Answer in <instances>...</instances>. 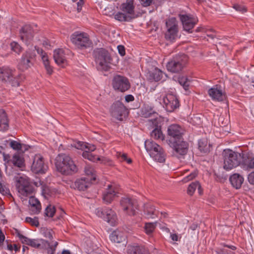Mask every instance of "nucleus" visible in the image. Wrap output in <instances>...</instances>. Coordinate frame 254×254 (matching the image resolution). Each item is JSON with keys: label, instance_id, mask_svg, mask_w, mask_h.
<instances>
[{"label": "nucleus", "instance_id": "1", "mask_svg": "<svg viewBox=\"0 0 254 254\" xmlns=\"http://www.w3.org/2000/svg\"><path fill=\"white\" fill-rule=\"evenodd\" d=\"M222 156L223 168L226 170H232L239 165L247 171L254 169V156L252 152L242 151L239 153L227 149L223 151Z\"/></svg>", "mask_w": 254, "mask_h": 254}, {"label": "nucleus", "instance_id": "2", "mask_svg": "<svg viewBox=\"0 0 254 254\" xmlns=\"http://www.w3.org/2000/svg\"><path fill=\"white\" fill-rule=\"evenodd\" d=\"M55 165L58 171L64 175H72L78 171L71 158L65 154H60L57 156Z\"/></svg>", "mask_w": 254, "mask_h": 254}, {"label": "nucleus", "instance_id": "3", "mask_svg": "<svg viewBox=\"0 0 254 254\" xmlns=\"http://www.w3.org/2000/svg\"><path fill=\"white\" fill-rule=\"evenodd\" d=\"M134 9V0H127L120 6L121 11L114 14V18L120 22H130L137 17Z\"/></svg>", "mask_w": 254, "mask_h": 254}, {"label": "nucleus", "instance_id": "4", "mask_svg": "<svg viewBox=\"0 0 254 254\" xmlns=\"http://www.w3.org/2000/svg\"><path fill=\"white\" fill-rule=\"evenodd\" d=\"M24 79L22 74H17L15 69L0 67V81L8 83L12 87H18Z\"/></svg>", "mask_w": 254, "mask_h": 254}, {"label": "nucleus", "instance_id": "5", "mask_svg": "<svg viewBox=\"0 0 254 254\" xmlns=\"http://www.w3.org/2000/svg\"><path fill=\"white\" fill-rule=\"evenodd\" d=\"M95 61L99 67L105 71L110 68L109 64L112 60L109 52L104 48H96L93 53Z\"/></svg>", "mask_w": 254, "mask_h": 254}, {"label": "nucleus", "instance_id": "6", "mask_svg": "<svg viewBox=\"0 0 254 254\" xmlns=\"http://www.w3.org/2000/svg\"><path fill=\"white\" fill-rule=\"evenodd\" d=\"M146 151L155 160L160 163L165 161V154L163 148L152 140L147 139L144 142Z\"/></svg>", "mask_w": 254, "mask_h": 254}, {"label": "nucleus", "instance_id": "7", "mask_svg": "<svg viewBox=\"0 0 254 254\" xmlns=\"http://www.w3.org/2000/svg\"><path fill=\"white\" fill-rule=\"evenodd\" d=\"M72 43L78 49H84L90 47L92 43L87 34L75 32L70 37Z\"/></svg>", "mask_w": 254, "mask_h": 254}, {"label": "nucleus", "instance_id": "8", "mask_svg": "<svg viewBox=\"0 0 254 254\" xmlns=\"http://www.w3.org/2000/svg\"><path fill=\"white\" fill-rule=\"evenodd\" d=\"M187 61L186 55L184 54L176 55L167 63V68L172 72H179L183 69Z\"/></svg>", "mask_w": 254, "mask_h": 254}, {"label": "nucleus", "instance_id": "9", "mask_svg": "<svg viewBox=\"0 0 254 254\" xmlns=\"http://www.w3.org/2000/svg\"><path fill=\"white\" fill-rule=\"evenodd\" d=\"M16 187L18 192L24 196L32 195L34 191V187L29 179L27 176L20 177L16 183Z\"/></svg>", "mask_w": 254, "mask_h": 254}, {"label": "nucleus", "instance_id": "10", "mask_svg": "<svg viewBox=\"0 0 254 254\" xmlns=\"http://www.w3.org/2000/svg\"><path fill=\"white\" fill-rule=\"evenodd\" d=\"M95 213L98 217L102 218L111 226H115L117 223L116 213L110 208L99 207L95 209Z\"/></svg>", "mask_w": 254, "mask_h": 254}, {"label": "nucleus", "instance_id": "11", "mask_svg": "<svg viewBox=\"0 0 254 254\" xmlns=\"http://www.w3.org/2000/svg\"><path fill=\"white\" fill-rule=\"evenodd\" d=\"M36 56L34 49L29 48L23 54L18 64V69L21 71H25L31 67L34 64Z\"/></svg>", "mask_w": 254, "mask_h": 254}, {"label": "nucleus", "instance_id": "12", "mask_svg": "<svg viewBox=\"0 0 254 254\" xmlns=\"http://www.w3.org/2000/svg\"><path fill=\"white\" fill-rule=\"evenodd\" d=\"M110 112L113 118L121 121L126 118L128 114L127 108L120 101H117L112 105Z\"/></svg>", "mask_w": 254, "mask_h": 254}, {"label": "nucleus", "instance_id": "13", "mask_svg": "<svg viewBox=\"0 0 254 254\" xmlns=\"http://www.w3.org/2000/svg\"><path fill=\"white\" fill-rule=\"evenodd\" d=\"M167 29L165 37L167 40L174 42L178 37V26L176 18H171L166 22Z\"/></svg>", "mask_w": 254, "mask_h": 254}, {"label": "nucleus", "instance_id": "14", "mask_svg": "<svg viewBox=\"0 0 254 254\" xmlns=\"http://www.w3.org/2000/svg\"><path fill=\"white\" fill-rule=\"evenodd\" d=\"M112 85L115 90L121 92L128 90L130 87L128 79L126 77L120 75H116L114 77Z\"/></svg>", "mask_w": 254, "mask_h": 254}, {"label": "nucleus", "instance_id": "15", "mask_svg": "<svg viewBox=\"0 0 254 254\" xmlns=\"http://www.w3.org/2000/svg\"><path fill=\"white\" fill-rule=\"evenodd\" d=\"M169 144L174 150L173 155L177 157L181 158L187 154L188 150V144L184 141V138Z\"/></svg>", "mask_w": 254, "mask_h": 254}, {"label": "nucleus", "instance_id": "16", "mask_svg": "<svg viewBox=\"0 0 254 254\" xmlns=\"http://www.w3.org/2000/svg\"><path fill=\"white\" fill-rule=\"evenodd\" d=\"M163 107L167 112L174 111L180 106L177 96L173 94H168L163 98Z\"/></svg>", "mask_w": 254, "mask_h": 254}, {"label": "nucleus", "instance_id": "17", "mask_svg": "<svg viewBox=\"0 0 254 254\" xmlns=\"http://www.w3.org/2000/svg\"><path fill=\"white\" fill-rule=\"evenodd\" d=\"M184 132V129L178 125L174 124L169 126L167 129L169 143L183 139Z\"/></svg>", "mask_w": 254, "mask_h": 254}, {"label": "nucleus", "instance_id": "18", "mask_svg": "<svg viewBox=\"0 0 254 254\" xmlns=\"http://www.w3.org/2000/svg\"><path fill=\"white\" fill-rule=\"evenodd\" d=\"M180 18L184 30L188 33H192L191 30L198 22L197 18L190 14H181Z\"/></svg>", "mask_w": 254, "mask_h": 254}, {"label": "nucleus", "instance_id": "19", "mask_svg": "<svg viewBox=\"0 0 254 254\" xmlns=\"http://www.w3.org/2000/svg\"><path fill=\"white\" fill-rule=\"evenodd\" d=\"M120 205L123 210L129 215H135L137 207L135 201L127 197H122L120 201Z\"/></svg>", "mask_w": 254, "mask_h": 254}, {"label": "nucleus", "instance_id": "20", "mask_svg": "<svg viewBox=\"0 0 254 254\" xmlns=\"http://www.w3.org/2000/svg\"><path fill=\"white\" fill-rule=\"evenodd\" d=\"M47 166L44 164L43 158L40 155H35L31 166V170L35 174L44 173Z\"/></svg>", "mask_w": 254, "mask_h": 254}, {"label": "nucleus", "instance_id": "21", "mask_svg": "<svg viewBox=\"0 0 254 254\" xmlns=\"http://www.w3.org/2000/svg\"><path fill=\"white\" fill-rule=\"evenodd\" d=\"M19 34L21 40L28 44L33 39L35 32L31 25H25L20 30Z\"/></svg>", "mask_w": 254, "mask_h": 254}, {"label": "nucleus", "instance_id": "22", "mask_svg": "<svg viewBox=\"0 0 254 254\" xmlns=\"http://www.w3.org/2000/svg\"><path fill=\"white\" fill-rule=\"evenodd\" d=\"M53 58L55 63L59 66L64 67L67 64L64 51L61 49L55 50Z\"/></svg>", "mask_w": 254, "mask_h": 254}, {"label": "nucleus", "instance_id": "23", "mask_svg": "<svg viewBox=\"0 0 254 254\" xmlns=\"http://www.w3.org/2000/svg\"><path fill=\"white\" fill-rule=\"evenodd\" d=\"M35 51H36L37 53L41 57L44 65L46 69L47 72L49 75L52 74L53 72V68L50 64V62L47 54L42 49L37 46L34 47Z\"/></svg>", "mask_w": 254, "mask_h": 254}, {"label": "nucleus", "instance_id": "24", "mask_svg": "<svg viewBox=\"0 0 254 254\" xmlns=\"http://www.w3.org/2000/svg\"><path fill=\"white\" fill-rule=\"evenodd\" d=\"M7 163L12 164L14 167L23 168L25 167V160L22 154L18 153H15L11 158L7 160Z\"/></svg>", "mask_w": 254, "mask_h": 254}, {"label": "nucleus", "instance_id": "25", "mask_svg": "<svg viewBox=\"0 0 254 254\" xmlns=\"http://www.w3.org/2000/svg\"><path fill=\"white\" fill-rule=\"evenodd\" d=\"M127 254H150L147 248L142 245L128 246Z\"/></svg>", "mask_w": 254, "mask_h": 254}, {"label": "nucleus", "instance_id": "26", "mask_svg": "<svg viewBox=\"0 0 254 254\" xmlns=\"http://www.w3.org/2000/svg\"><path fill=\"white\" fill-rule=\"evenodd\" d=\"M90 180L88 178H82L75 181L73 188L80 191L86 190L90 185Z\"/></svg>", "mask_w": 254, "mask_h": 254}, {"label": "nucleus", "instance_id": "27", "mask_svg": "<svg viewBox=\"0 0 254 254\" xmlns=\"http://www.w3.org/2000/svg\"><path fill=\"white\" fill-rule=\"evenodd\" d=\"M116 196V191L112 186L109 185L108 189L103 194V200L104 203L109 204L113 200Z\"/></svg>", "mask_w": 254, "mask_h": 254}, {"label": "nucleus", "instance_id": "28", "mask_svg": "<svg viewBox=\"0 0 254 254\" xmlns=\"http://www.w3.org/2000/svg\"><path fill=\"white\" fill-rule=\"evenodd\" d=\"M110 238L114 243H120L126 241V236L123 231L117 229L111 233Z\"/></svg>", "mask_w": 254, "mask_h": 254}, {"label": "nucleus", "instance_id": "29", "mask_svg": "<svg viewBox=\"0 0 254 254\" xmlns=\"http://www.w3.org/2000/svg\"><path fill=\"white\" fill-rule=\"evenodd\" d=\"M229 181L234 188L239 189L244 182V178L240 174L235 173L230 177Z\"/></svg>", "mask_w": 254, "mask_h": 254}, {"label": "nucleus", "instance_id": "30", "mask_svg": "<svg viewBox=\"0 0 254 254\" xmlns=\"http://www.w3.org/2000/svg\"><path fill=\"white\" fill-rule=\"evenodd\" d=\"M153 107L147 104H144L141 110V115L142 117L149 118L154 117L156 118L157 113L154 111Z\"/></svg>", "mask_w": 254, "mask_h": 254}, {"label": "nucleus", "instance_id": "31", "mask_svg": "<svg viewBox=\"0 0 254 254\" xmlns=\"http://www.w3.org/2000/svg\"><path fill=\"white\" fill-rule=\"evenodd\" d=\"M208 93L213 100L222 101L225 98L222 91L217 88H211L208 90Z\"/></svg>", "mask_w": 254, "mask_h": 254}, {"label": "nucleus", "instance_id": "32", "mask_svg": "<svg viewBox=\"0 0 254 254\" xmlns=\"http://www.w3.org/2000/svg\"><path fill=\"white\" fill-rule=\"evenodd\" d=\"M144 213L148 218H154L157 216L158 211L151 203H146L144 206Z\"/></svg>", "mask_w": 254, "mask_h": 254}, {"label": "nucleus", "instance_id": "33", "mask_svg": "<svg viewBox=\"0 0 254 254\" xmlns=\"http://www.w3.org/2000/svg\"><path fill=\"white\" fill-rule=\"evenodd\" d=\"M9 127L7 117L5 111L0 110V130L5 131L8 129Z\"/></svg>", "mask_w": 254, "mask_h": 254}, {"label": "nucleus", "instance_id": "34", "mask_svg": "<svg viewBox=\"0 0 254 254\" xmlns=\"http://www.w3.org/2000/svg\"><path fill=\"white\" fill-rule=\"evenodd\" d=\"M163 73L159 69L156 68L149 73V79L152 81H158L163 78Z\"/></svg>", "mask_w": 254, "mask_h": 254}, {"label": "nucleus", "instance_id": "35", "mask_svg": "<svg viewBox=\"0 0 254 254\" xmlns=\"http://www.w3.org/2000/svg\"><path fill=\"white\" fill-rule=\"evenodd\" d=\"M42 244L44 245H47L48 246H49V243L47 241L43 239H31L29 246L34 248L40 249Z\"/></svg>", "mask_w": 254, "mask_h": 254}, {"label": "nucleus", "instance_id": "36", "mask_svg": "<svg viewBox=\"0 0 254 254\" xmlns=\"http://www.w3.org/2000/svg\"><path fill=\"white\" fill-rule=\"evenodd\" d=\"M150 136L154 139H164V136L160 129L158 127L154 128L151 132Z\"/></svg>", "mask_w": 254, "mask_h": 254}, {"label": "nucleus", "instance_id": "37", "mask_svg": "<svg viewBox=\"0 0 254 254\" xmlns=\"http://www.w3.org/2000/svg\"><path fill=\"white\" fill-rule=\"evenodd\" d=\"M200 188L201 187L198 182H193L188 187L187 190L188 193L190 195H192L196 189H198L199 191Z\"/></svg>", "mask_w": 254, "mask_h": 254}, {"label": "nucleus", "instance_id": "38", "mask_svg": "<svg viewBox=\"0 0 254 254\" xmlns=\"http://www.w3.org/2000/svg\"><path fill=\"white\" fill-rule=\"evenodd\" d=\"M84 171L86 175L91 176V178H89V180H95V171L94 168L89 165H87L85 167Z\"/></svg>", "mask_w": 254, "mask_h": 254}, {"label": "nucleus", "instance_id": "39", "mask_svg": "<svg viewBox=\"0 0 254 254\" xmlns=\"http://www.w3.org/2000/svg\"><path fill=\"white\" fill-rule=\"evenodd\" d=\"M9 145L13 149L17 151L22 150L23 147H24L25 150L28 149L24 144H21L15 140H11L9 143Z\"/></svg>", "mask_w": 254, "mask_h": 254}, {"label": "nucleus", "instance_id": "40", "mask_svg": "<svg viewBox=\"0 0 254 254\" xmlns=\"http://www.w3.org/2000/svg\"><path fill=\"white\" fill-rule=\"evenodd\" d=\"M156 223H146L144 226L145 233L147 235H150L156 228Z\"/></svg>", "mask_w": 254, "mask_h": 254}, {"label": "nucleus", "instance_id": "41", "mask_svg": "<svg viewBox=\"0 0 254 254\" xmlns=\"http://www.w3.org/2000/svg\"><path fill=\"white\" fill-rule=\"evenodd\" d=\"M15 233L16 236L19 238V240H20L22 244L27 245L29 246L30 241L31 240L30 239H29L27 237L21 234L20 232L17 230H16Z\"/></svg>", "mask_w": 254, "mask_h": 254}, {"label": "nucleus", "instance_id": "42", "mask_svg": "<svg viewBox=\"0 0 254 254\" xmlns=\"http://www.w3.org/2000/svg\"><path fill=\"white\" fill-rule=\"evenodd\" d=\"M72 1V6L74 7H76L77 11L79 12L82 9L84 3L83 0H71Z\"/></svg>", "mask_w": 254, "mask_h": 254}, {"label": "nucleus", "instance_id": "43", "mask_svg": "<svg viewBox=\"0 0 254 254\" xmlns=\"http://www.w3.org/2000/svg\"><path fill=\"white\" fill-rule=\"evenodd\" d=\"M25 221L27 223H30L31 225L36 227L39 226V223L37 217H35L34 218H32L30 217H27L25 218Z\"/></svg>", "mask_w": 254, "mask_h": 254}, {"label": "nucleus", "instance_id": "44", "mask_svg": "<svg viewBox=\"0 0 254 254\" xmlns=\"http://www.w3.org/2000/svg\"><path fill=\"white\" fill-rule=\"evenodd\" d=\"M179 83L183 86L185 90H188L189 89V84L188 82L187 78L185 77H181L179 78Z\"/></svg>", "mask_w": 254, "mask_h": 254}, {"label": "nucleus", "instance_id": "45", "mask_svg": "<svg viewBox=\"0 0 254 254\" xmlns=\"http://www.w3.org/2000/svg\"><path fill=\"white\" fill-rule=\"evenodd\" d=\"M118 158L120 159L121 161H125L128 164L131 163L132 160L130 158H128L127 155L125 153H122L121 152H118L117 155Z\"/></svg>", "mask_w": 254, "mask_h": 254}, {"label": "nucleus", "instance_id": "46", "mask_svg": "<svg viewBox=\"0 0 254 254\" xmlns=\"http://www.w3.org/2000/svg\"><path fill=\"white\" fill-rule=\"evenodd\" d=\"M30 210L32 214H38L41 210L40 204L30 205Z\"/></svg>", "mask_w": 254, "mask_h": 254}, {"label": "nucleus", "instance_id": "47", "mask_svg": "<svg viewBox=\"0 0 254 254\" xmlns=\"http://www.w3.org/2000/svg\"><path fill=\"white\" fill-rule=\"evenodd\" d=\"M11 48L12 51L17 54H19L22 50L21 46L16 42H13L10 44Z\"/></svg>", "mask_w": 254, "mask_h": 254}, {"label": "nucleus", "instance_id": "48", "mask_svg": "<svg viewBox=\"0 0 254 254\" xmlns=\"http://www.w3.org/2000/svg\"><path fill=\"white\" fill-rule=\"evenodd\" d=\"M55 213V207L51 206H48L45 210V214L46 216L52 217Z\"/></svg>", "mask_w": 254, "mask_h": 254}, {"label": "nucleus", "instance_id": "49", "mask_svg": "<svg viewBox=\"0 0 254 254\" xmlns=\"http://www.w3.org/2000/svg\"><path fill=\"white\" fill-rule=\"evenodd\" d=\"M196 175L197 173L195 171H193L191 172L190 175L185 177L182 181L184 183H187L194 179L196 176Z\"/></svg>", "mask_w": 254, "mask_h": 254}, {"label": "nucleus", "instance_id": "50", "mask_svg": "<svg viewBox=\"0 0 254 254\" xmlns=\"http://www.w3.org/2000/svg\"><path fill=\"white\" fill-rule=\"evenodd\" d=\"M229 123L227 119H225L223 117H220L218 119V125L221 127H226Z\"/></svg>", "mask_w": 254, "mask_h": 254}, {"label": "nucleus", "instance_id": "51", "mask_svg": "<svg viewBox=\"0 0 254 254\" xmlns=\"http://www.w3.org/2000/svg\"><path fill=\"white\" fill-rule=\"evenodd\" d=\"M85 145L86 143L85 142L77 141L74 143L73 146L78 149L84 150L86 147Z\"/></svg>", "mask_w": 254, "mask_h": 254}, {"label": "nucleus", "instance_id": "52", "mask_svg": "<svg viewBox=\"0 0 254 254\" xmlns=\"http://www.w3.org/2000/svg\"><path fill=\"white\" fill-rule=\"evenodd\" d=\"M198 148L201 152H206L207 151V148L205 142L199 141L198 142Z\"/></svg>", "mask_w": 254, "mask_h": 254}, {"label": "nucleus", "instance_id": "53", "mask_svg": "<svg viewBox=\"0 0 254 254\" xmlns=\"http://www.w3.org/2000/svg\"><path fill=\"white\" fill-rule=\"evenodd\" d=\"M0 193L2 195H5L8 194L9 190L4 186H3L0 182Z\"/></svg>", "mask_w": 254, "mask_h": 254}, {"label": "nucleus", "instance_id": "54", "mask_svg": "<svg viewBox=\"0 0 254 254\" xmlns=\"http://www.w3.org/2000/svg\"><path fill=\"white\" fill-rule=\"evenodd\" d=\"M233 8L237 11L241 12L242 13L246 11V8L244 6L239 4H234Z\"/></svg>", "mask_w": 254, "mask_h": 254}, {"label": "nucleus", "instance_id": "55", "mask_svg": "<svg viewBox=\"0 0 254 254\" xmlns=\"http://www.w3.org/2000/svg\"><path fill=\"white\" fill-rule=\"evenodd\" d=\"M141 5L143 6L146 7L150 5L153 0H138Z\"/></svg>", "mask_w": 254, "mask_h": 254}, {"label": "nucleus", "instance_id": "56", "mask_svg": "<svg viewBox=\"0 0 254 254\" xmlns=\"http://www.w3.org/2000/svg\"><path fill=\"white\" fill-rule=\"evenodd\" d=\"M29 203V205L40 204V202L38 199L33 196H30Z\"/></svg>", "mask_w": 254, "mask_h": 254}, {"label": "nucleus", "instance_id": "57", "mask_svg": "<svg viewBox=\"0 0 254 254\" xmlns=\"http://www.w3.org/2000/svg\"><path fill=\"white\" fill-rule=\"evenodd\" d=\"M85 146L86 147H85V149H86V151H88L90 152L93 151L96 149V147L93 144L86 143Z\"/></svg>", "mask_w": 254, "mask_h": 254}, {"label": "nucleus", "instance_id": "58", "mask_svg": "<svg viewBox=\"0 0 254 254\" xmlns=\"http://www.w3.org/2000/svg\"><path fill=\"white\" fill-rule=\"evenodd\" d=\"M248 180L250 184L254 185V171H252L248 176Z\"/></svg>", "mask_w": 254, "mask_h": 254}, {"label": "nucleus", "instance_id": "59", "mask_svg": "<svg viewBox=\"0 0 254 254\" xmlns=\"http://www.w3.org/2000/svg\"><path fill=\"white\" fill-rule=\"evenodd\" d=\"M43 234H44V236L46 238H48L50 240H52L53 239V235H52V231L46 230L44 232Z\"/></svg>", "mask_w": 254, "mask_h": 254}, {"label": "nucleus", "instance_id": "60", "mask_svg": "<svg viewBox=\"0 0 254 254\" xmlns=\"http://www.w3.org/2000/svg\"><path fill=\"white\" fill-rule=\"evenodd\" d=\"M119 53L121 56H124L126 54L125 47L123 45H119L117 47Z\"/></svg>", "mask_w": 254, "mask_h": 254}, {"label": "nucleus", "instance_id": "61", "mask_svg": "<svg viewBox=\"0 0 254 254\" xmlns=\"http://www.w3.org/2000/svg\"><path fill=\"white\" fill-rule=\"evenodd\" d=\"M88 160L93 162H95L96 161L100 160V158L95 155H93L91 152H89Z\"/></svg>", "mask_w": 254, "mask_h": 254}, {"label": "nucleus", "instance_id": "62", "mask_svg": "<svg viewBox=\"0 0 254 254\" xmlns=\"http://www.w3.org/2000/svg\"><path fill=\"white\" fill-rule=\"evenodd\" d=\"M134 99V97L132 95H127L125 97V100L127 102H129L133 101Z\"/></svg>", "mask_w": 254, "mask_h": 254}, {"label": "nucleus", "instance_id": "63", "mask_svg": "<svg viewBox=\"0 0 254 254\" xmlns=\"http://www.w3.org/2000/svg\"><path fill=\"white\" fill-rule=\"evenodd\" d=\"M89 155V152L88 151H84L82 153V156L85 158L88 159Z\"/></svg>", "mask_w": 254, "mask_h": 254}, {"label": "nucleus", "instance_id": "64", "mask_svg": "<svg viewBox=\"0 0 254 254\" xmlns=\"http://www.w3.org/2000/svg\"><path fill=\"white\" fill-rule=\"evenodd\" d=\"M171 238L172 240L174 241H178V236L176 234H171Z\"/></svg>", "mask_w": 254, "mask_h": 254}]
</instances>
